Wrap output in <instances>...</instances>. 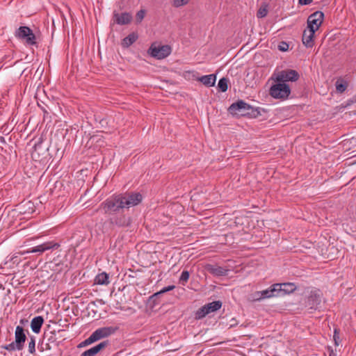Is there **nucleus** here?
<instances>
[{"label":"nucleus","instance_id":"f257e3e1","mask_svg":"<svg viewBox=\"0 0 356 356\" xmlns=\"http://www.w3.org/2000/svg\"><path fill=\"white\" fill-rule=\"evenodd\" d=\"M123 204L120 195H114L102 202L97 211L103 210L104 213H115L124 208Z\"/></svg>","mask_w":356,"mask_h":356},{"label":"nucleus","instance_id":"f03ea898","mask_svg":"<svg viewBox=\"0 0 356 356\" xmlns=\"http://www.w3.org/2000/svg\"><path fill=\"white\" fill-rule=\"evenodd\" d=\"M172 52V48L168 44H161L159 42H153L147 50L148 54L158 60L168 57Z\"/></svg>","mask_w":356,"mask_h":356},{"label":"nucleus","instance_id":"7ed1b4c3","mask_svg":"<svg viewBox=\"0 0 356 356\" xmlns=\"http://www.w3.org/2000/svg\"><path fill=\"white\" fill-rule=\"evenodd\" d=\"M15 36L26 45L36 44V38L33 31L28 26H20L15 32Z\"/></svg>","mask_w":356,"mask_h":356},{"label":"nucleus","instance_id":"20e7f679","mask_svg":"<svg viewBox=\"0 0 356 356\" xmlns=\"http://www.w3.org/2000/svg\"><path fill=\"white\" fill-rule=\"evenodd\" d=\"M270 95L275 99H286L291 93V89L285 83L277 82L270 88Z\"/></svg>","mask_w":356,"mask_h":356},{"label":"nucleus","instance_id":"39448f33","mask_svg":"<svg viewBox=\"0 0 356 356\" xmlns=\"http://www.w3.org/2000/svg\"><path fill=\"white\" fill-rule=\"evenodd\" d=\"M290 285V284H275L272 285L270 288L263 290L261 291H258L257 293V300L264 299V298H272L275 296H278L280 293L282 291H285L284 289H282V286H286Z\"/></svg>","mask_w":356,"mask_h":356},{"label":"nucleus","instance_id":"423d86ee","mask_svg":"<svg viewBox=\"0 0 356 356\" xmlns=\"http://www.w3.org/2000/svg\"><path fill=\"white\" fill-rule=\"evenodd\" d=\"M118 329V328L117 327L113 326L99 327L91 334L89 337V340L90 341H97L104 338L108 337L113 334Z\"/></svg>","mask_w":356,"mask_h":356},{"label":"nucleus","instance_id":"0eeeda50","mask_svg":"<svg viewBox=\"0 0 356 356\" xmlns=\"http://www.w3.org/2000/svg\"><path fill=\"white\" fill-rule=\"evenodd\" d=\"M124 208H130L140 204L143 196L140 193H125L120 194Z\"/></svg>","mask_w":356,"mask_h":356},{"label":"nucleus","instance_id":"6e6552de","mask_svg":"<svg viewBox=\"0 0 356 356\" xmlns=\"http://www.w3.org/2000/svg\"><path fill=\"white\" fill-rule=\"evenodd\" d=\"M321 24H307V27L304 30L302 34V43L307 47H312L314 45V35L315 32L318 30Z\"/></svg>","mask_w":356,"mask_h":356},{"label":"nucleus","instance_id":"1a4fd4ad","mask_svg":"<svg viewBox=\"0 0 356 356\" xmlns=\"http://www.w3.org/2000/svg\"><path fill=\"white\" fill-rule=\"evenodd\" d=\"M222 307V302L220 300L213 301L200 307L195 314V318L201 319L207 314L216 312Z\"/></svg>","mask_w":356,"mask_h":356},{"label":"nucleus","instance_id":"9d476101","mask_svg":"<svg viewBox=\"0 0 356 356\" xmlns=\"http://www.w3.org/2000/svg\"><path fill=\"white\" fill-rule=\"evenodd\" d=\"M252 107L243 100H238L231 104L229 107V112L232 115H245L249 114Z\"/></svg>","mask_w":356,"mask_h":356},{"label":"nucleus","instance_id":"9b49d317","mask_svg":"<svg viewBox=\"0 0 356 356\" xmlns=\"http://www.w3.org/2000/svg\"><path fill=\"white\" fill-rule=\"evenodd\" d=\"M299 78V74L294 70H285L278 72L276 74L275 81L277 82L285 83L286 81H296Z\"/></svg>","mask_w":356,"mask_h":356},{"label":"nucleus","instance_id":"f8f14e48","mask_svg":"<svg viewBox=\"0 0 356 356\" xmlns=\"http://www.w3.org/2000/svg\"><path fill=\"white\" fill-rule=\"evenodd\" d=\"M59 246V245L56 243H54L53 241H48L45 242L42 244L38 245L35 247H33L28 250L23 251V252H19L18 254L21 255H24L26 253H38V254H42L44 252L53 249V248H57Z\"/></svg>","mask_w":356,"mask_h":356},{"label":"nucleus","instance_id":"ddd939ff","mask_svg":"<svg viewBox=\"0 0 356 356\" xmlns=\"http://www.w3.org/2000/svg\"><path fill=\"white\" fill-rule=\"evenodd\" d=\"M322 293L319 289L311 291L307 301V305L310 309H316L321 302Z\"/></svg>","mask_w":356,"mask_h":356},{"label":"nucleus","instance_id":"4468645a","mask_svg":"<svg viewBox=\"0 0 356 356\" xmlns=\"http://www.w3.org/2000/svg\"><path fill=\"white\" fill-rule=\"evenodd\" d=\"M108 343V341H104L99 344L92 347L91 348L84 351L83 353H81V356H95L101 350L106 348Z\"/></svg>","mask_w":356,"mask_h":356},{"label":"nucleus","instance_id":"2eb2a0df","mask_svg":"<svg viewBox=\"0 0 356 356\" xmlns=\"http://www.w3.org/2000/svg\"><path fill=\"white\" fill-rule=\"evenodd\" d=\"M15 341L19 346V347L24 348V344L26 341V337L24 333V330L22 326H17L15 332Z\"/></svg>","mask_w":356,"mask_h":356},{"label":"nucleus","instance_id":"dca6fc26","mask_svg":"<svg viewBox=\"0 0 356 356\" xmlns=\"http://www.w3.org/2000/svg\"><path fill=\"white\" fill-rule=\"evenodd\" d=\"M207 270L215 276H225L227 275L228 270L226 268L213 265H208L207 267Z\"/></svg>","mask_w":356,"mask_h":356},{"label":"nucleus","instance_id":"f3484780","mask_svg":"<svg viewBox=\"0 0 356 356\" xmlns=\"http://www.w3.org/2000/svg\"><path fill=\"white\" fill-rule=\"evenodd\" d=\"M44 323V319L42 316H38L34 317L31 322V327L34 333H39L41 330V327Z\"/></svg>","mask_w":356,"mask_h":356},{"label":"nucleus","instance_id":"a211bd4d","mask_svg":"<svg viewBox=\"0 0 356 356\" xmlns=\"http://www.w3.org/2000/svg\"><path fill=\"white\" fill-rule=\"evenodd\" d=\"M111 222L119 227H124L130 223V219L125 217L124 215H121L111 219Z\"/></svg>","mask_w":356,"mask_h":356},{"label":"nucleus","instance_id":"6ab92c4d","mask_svg":"<svg viewBox=\"0 0 356 356\" xmlns=\"http://www.w3.org/2000/svg\"><path fill=\"white\" fill-rule=\"evenodd\" d=\"M198 80L206 86L211 87L215 84L216 76L215 74H211L202 76Z\"/></svg>","mask_w":356,"mask_h":356},{"label":"nucleus","instance_id":"aec40b11","mask_svg":"<svg viewBox=\"0 0 356 356\" xmlns=\"http://www.w3.org/2000/svg\"><path fill=\"white\" fill-rule=\"evenodd\" d=\"M138 39L137 33L133 32L125 37L122 41V46L123 47H129Z\"/></svg>","mask_w":356,"mask_h":356},{"label":"nucleus","instance_id":"412c9836","mask_svg":"<svg viewBox=\"0 0 356 356\" xmlns=\"http://www.w3.org/2000/svg\"><path fill=\"white\" fill-rule=\"evenodd\" d=\"M95 283L100 285H108L110 283L109 276L106 273H101L95 278Z\"/></svg>","mask_w":356,"mask_h":356},{"label":"nucleus","instance_id":"4be33fe9","mask_svg":"<svg viewBox=\"0 0 356 356\" xmlns=\"http://www.w3.org/2000/svg\"><path fill=\"white\" fill-rule=\"evenodd\" d=\"M323 13L321 11H316L308 17L307 22H323Z\"/></svg>","mask_w":356,"mask_h":356},{"label":"nucleus","instance_id":"5701e85b","mask_svg":"<svg viewBox=\"0 0 356 356\" xmlns=\"http://www.w3.org/2000/svg\"><path fill=\"white\" fill-rule=\"evenodd\" d=\"M115 22L118 23H126L131 22L132 20V16L128 13H124L121 15L115 14Z\"/></svg>","mask_w":356,"mask_h":356},{"label":"nucleus","instance_id":"b1692460","mask_svg":"<svg viewBox=\"0 0 356 356\" xmlns=\"http://www.w3.org/2000/svg\"><path fill=\"white\" fill-rule=\"evenodd\" d=\"M335 86L337 91L339 93H342L346 90L348 83L346 81L339 79L336 81Z\"/></svg>","mask_w":356,"mask_h":356},{"label":"nucleus","instance_id":"393cba45","mask_svg":"<svg viewBox=\"0 0 356 356\" xmlns=\"http://www.w3.org/2000/svg\"><path fill=\"white\" fill-rule=\"evenodd\" d=\"M2 348L8 351H14L16 350H21L23 349L22 347H19V346L15 341L2 346Z\"/></svg>","mask_w":356,"mask_h":356},{"label":"nucleus","instance_id":"a878e982","mask_svg":"<svg viewBox=\"0 0 356 356\" xmlns=\"http://www.w3.org/2000/svg\"><path fill=\"white\" fill-rule=\"evenodd\" d=\"M228 79L226 78H222L219 80L218 86L222 92H225L228 88Z\"/></svg>","mask_w":356,"mask_h":356},{"label":"nucleus","instance_id":"bb28decb","mask_svg":"<svg viewBox=\"0 0 356 356\" xmlns=\"http://www.w3.org/2000/svg\"><path fill=\"white\" fill-rule=\"evenodd\" d=\"M28 349L31 354H33L35 352V338L33 336L29 338Z\"/></svg>","mask_w":356,"mask_h":356},{"label":"nucleus","instance_id":"cd10ccee","mask_svg":"<svg viewBox=\"0 0 356 356\" xmlns=\"http://www.w3.org/2000/svg\"><path fill=\"white\" fill-rule=\"evenodd\" d=\"M267 7H268V6L264 4V5H262L259 8V9L258 10L257 13V15L259 18H262V17L266 16V15L268 13Z\"/></svg>","mask_w":356,"mask_h":356},{"label":"nucleus","instance_id":"c85d7f7f","mask_svg":"<svg viewBox=\"0 0 356 356\" xmlns=\"http://www.w3.org/2000/svg\"><path fill=\"white\" fill-rule=\"evenodd\" d=\"M189 276H190V274L188 270L182 271L181 276L179 277V282L181 283H182L183 284H184L186 282H188V280L189 279Z\"/></svg>","mask_w":356,"mask_h":356},{"label":"nucleus","instance_id":"c756f323","mask_svg":"<svg viewBox=\"0 0 356 356\" xmlns=\"http://www.w3.org/2000/svg\"><path fill=\"white\" fill-rule=\"evenodd\" d=\"M190 0H172V4L175 8H179L181 6L186 5Z\"/></svg>","mask_w":356,"mask_h":356},{"label":"nucleus","instance_id":"7c9ffc66","mask_svg":"<svg viewBox=\"0 0 356 356\" xmlns=\"http://www.w3.org/2000/svg\"><path fill=\"white\" fill-rule=\"evenodd\" d=\"M175 288V286L174 285H171V286H166V287H164L159 292H156L155 293L153 296H152V298L154 297H156L161 294H163L164 293H166L168 291H172Z\"/></svg>","mask_w":356,"mask_h":356},{"label":"nucleus","instance_id":"2f4dec72","mask_svg":"<svg viewBox=\"0 0 356 356\" xmlns=\"http://www.w3.org/2000/svg\"><path fill=\"white\" fill-rule=\"evenodd\" d=\"M289 46L288 43H286V42L282 41V42H280V44H278L277 48L281 51H286L289 49Z\"/></svg>","mask_w":356,"mask_h":356},{"label":"nucleus","instance_id":"473e14b6","mask_svg":"<svg viewBox=\"0 0 356 356\" xmlns=\"http://www.w3.org/2000/svg\"><path fill=\"white\" fill-rule=\"evenodd\" d=\"M333 340L334 341L335 346H338L340 343V337H339V333L337 329H334V331Z\"/></svg>","mask_w":356,"mask_h":356},{"label":"nucleus","instance_id":"72a5a7b5","mask_svg":"<svg viewBox=\"0 0 356 356\" xmlns=\"http://www.w3.org/2000/svg\"><path fill=\"white\" fill-rule=\"evenodd\" d=\"M145 15V10H139L136 15V20L138 22H141Z\"/></svg>","mask_w":356,"mask_h":356},{"label":"nucleus","instance_id":"f704fd0d","mask_svg":"<svg viewBox=\"0 0 356 356\" xmlns=\"http://www.w3.org/2000/svg\"><path fill=\"white\" fill-rule=\"evenodd\" d=\"M313 0H298V3L300 5H308Z\"/></svg>","mask_w":356,"mask_h":356},{"label":"nucleus","instance_id":"c9c22d12","mask_svg":"<svg viewBox=\"0 0 356 356\" xmlns=\"http://www.w3.org/2000/svg\"><path fill=\"white\" fill-rule=\"evenodd\" d=\"M94 342H95V341H90L89 340V337H88V339H86L83 342V343L84 345H89V344H91V343H94Z\"/></svg>","mask_w":356,"mask_h":356},{"label":"nucleus","instance_id":"e433bc0d","mask_svg":"<svg viewBox=\"0 0 356 356\" xmlns=\"http://www.w3.org/2000/svg\"><path fill=\"white\" fill-rule=\"evenodd\" d=\"M1 141L5 143V140L3 137H1Z\"/></svg>","mask_w":356,"mask_h":356}]
</instances>
